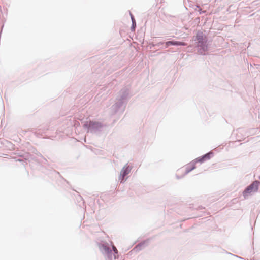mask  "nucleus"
<instances>
[{"label": "nucleus", "mask_w": 260, "mask_h": 260, "mask_svg": "<svg viewBox=\"0 0 260 260\" xmlns=\"http://www.w3.org/2000/svg\"><path fill=\"white\" fill-rule=\"evenodd\" d=\"M259 183V182L258 181H255L249 185L243 192L245 198L248 194L256 192L258 189Z\"/></svg>", "instance_id": "obj_1"}, {"label": "nucleus", "mask_w": 260, "mask_h": 260, "mask_svg": "<svg viewBox=\"0 0 260 260\" xmlns=\"http://www.w3.org/2000/svg\"><path fill=\"white\" fill-rule=\"evenodd\" d=\"M194 166H193L190 170L186 171L187 173L189 172L190 171L193 170L194 168Z\"/></svg>", "instance_id": "obj_8"}, {"label": "nucleus", "mask_w": 260, "mask_h": 260, "mask_svg": "<svg viewBox=\"0 0 260 260\" xmlns=\"http://www.w3.org/2000/svg\"><path fill=\"white\" fill-rule=\"evenodd\" d=\"M131 169L132 168L129 166H124L122 168L120 172V175L119 178V180H121V182H122L124 180V177L129 173V172L131 171Z\"/></svg>", "instance_id": "obj_2"}, {"label": "nucleus", "mask_w": 260, "mask_h": 260, "mask_svg": "<svg viewBox=\"0 0 260 260\" xmlns=\"http://www.w3.org/2000/svg\"><path fill=\"white\" fill-rule=\"evenodd\" d=\"M209 158H210V154H207L205 155L204 156H203L202 157H199V158H197L196 159V161H198V162H203L205 159H209Z\"/></svg>", "instance_id": "obj_3"}, {"label": "nucleus", "mask_w": 260, "mask_h": 260, "mask_svg": "<svg viewBox=\"0 0 260 260\" xmlns=\"http://www.w3.org/2000/svg\"><path fill=\"white\" fill-rule=\"evenodd\" d=\"M173 45H182L185 46L186 44L184 42H179V41H173Z\"/></svg>", "instance_id": "obj_5"}, {"label": "nucleus", "mask_w": 260, "mask_h": 260, "mask_svg": "<svg viewBox=\"0 0 260 260\" xmlns=\"http://www.w3.org/2000/svg\"><path fill=\"white\" fill-rule=\"evenodd\" d=\"M173 41H168L166 43V47H168L169 46H170L171 45H173Z\"/></svg>", "instance_id": "obj_6"}, {"label": "nucleus", "mask_w": 260, "mask_h": 260, "mask_svg": "<svg viewBox=\"0 0 260 260\" xmlns=\"http://www.w3.org/2000/svg\"><path fill=\"white\" fill-rule=\"evenodd\" d=\"M112 248H113V251H114V252L115 253H118V250H117V249H116V248L114 246H112Z\"/></svg>", "instance_id": "obj_7"}, {"label": "nucleus", "mask_w": 260, "mask_h": 260, "mask_svg": "<svg viewBox=\"0 0 260 260\" xmlns=\"http://www.w3.org/2000/svg\"><path fill=\"white\" fill-rule=\"evenodd\" d=\"M101 247L103 250H104L106 253H108L111 251L110 248L105 245H103Z\"/></svg>", "instance_id": "obj_4"}]
</instances>
